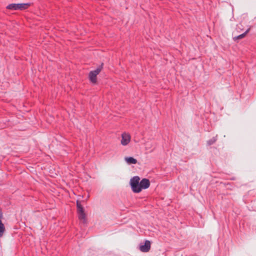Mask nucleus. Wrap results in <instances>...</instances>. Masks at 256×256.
<instances>
[{
  "label": "nucleus",
  "mask_w": 256,
  "mask_h": 256,
  "mask_svg": "<svg viewBox=\"0 0 256 256\" xmlns=\"http://www.w3.org/2000/svg\"><path fill=\"white\" fill-rule=\"evenodd\" d=\"M140 178L138 176L132 177L130 180V185L132 192L134 193H138L142 191L140 188Z\"/></svg>",
  "instance_id": "1"
},
{
  "label": "nucleus",
  "mask_w": 256,
  "mask_h": 256,
  "mask_svg": "<svg viewBox=\"0 0 256 256\" xmlns=\"http://www.w3.org/2000/svg\"><path fill=\"white\" fill-rule=\"evenodd\" d=\"M104 64L102 63L100 66H98L96 70H92L88 74V78L90 81L92 83H96L97 81L96 76L103 68Z\"/></svg>",
  "instance_id": "2"
},
{
  "label": "nucleus",
  "mask_w": 256,
  "mask_h": 256,
  "mask_svg": "<svg viewBox=\"0 0 256 256\" xmlns=\"http://www.w3.org/2000/svg\"><path fill=\"white\" fill-rule=\"evenodd\" d=\"M130 136L126 133H124L122 135L121 144L123 146L127 145L130 142Z\"/></svg>",
  "instance_id": "3"
},
{
  "label": "nucleus",
  "mask_w": 256,
  "mask_h": 256,
  "mask_svg": "<svg viewBox=\"0 0 256 256\" xmlns=\"http://www.w3.org/2000/svg\"><path fill=\"white\" fill-rule=\"evenodd\" d=\"M150 248V242L149 240H146L144 244L140 246V249L142 252H148Z\"/></svg>",
  "instance_id": "4"
},
{
  "label": "nucleus",
  "mask_w": 256,
  "mask_h": 256,
  "mask_svg": "<svg viewBox=\"0 0 256 256\" xmlns=\"http://www.w3.org/2000/svg\"><path fill=\"white\" fill-rule=\"evenodd\" d=\"M150 186V182L147 178H143L140 182V188L142 189H146L149 188Z\"/></svg>",
  "instance_id": "5"
},
{
  "label": "nucleus",
  "mask_w": 256,
  "mask_h": 256,
  "mask_svg": "<svg viewBox=\"0 0 256 256\" xmlns=\"http://www.w3.org/2000/svg\"><path fill=\"white\" fill-rule=\"evenodd\" d=\"M2 211L0 210V236H2L5 230V228L4 224L2 222Z\"/></svg>",
  "instance_id": "6"
},
{
  "label": "nucleus",
  "mask_w": 256,
  "mask_h": 256,
  "mask_svg": "<svg viewBox=\"0 0 256 256\" xmlns=\"http://www.w3.org/2000/svg\"><path fill=\"white\" fill-rule=\"evenodd\" d=\"M30 6V3L17 4L18 10H24Z\"/></svg>",
  "instance_id": "7"
},
{
  "label": "nucleus",
  "mask_w": 256,
  "mask_h": 256,
  "mask_svg": "<svg viewBox=\"0 0 256 256\" xmlns=\"http://www.w3.org/2000/svg\"><path fill=\"white\" fill-rule=\"evenodd\" d=\"M124 160L128 164H136L137 162V160L132 157H126Z\"/></svg>",
  "instance_id": "8"
},
{
  "label": "nucleus",
  "mask_w": 256,
  "mask_h": 256,
  "mask_svg": "<svg viewBox=\"0 0 256 256\" xmlns=\"http://www.w3.org/2000/svg\"><path fill=\"white\" fill-rule=\"evenodd\" d=\"M249 30H250V28L248 29L244 33H243L241 34H240L238 36L234 37L233 38L234 40V41H236L237 40H240V39L243 38L246 36V34L248 32Z\"/></svg>",
  "instance_id": "9"
},
{
  "label": "nucleus",
  "mask_w": 256,
  "mask_h": 256,
  "mask_svg": "<svg viewBox=\"0 0 256 256\" xmlns=\"http://www.w3.org/2000/svg\"><path fill=\"white\" fill-rule=\"evenodd\" d=\"M7 9L12 10H18V6L17 4H10L8 5L6 7Z\"/></svg>",
  "instance_id": "10"
},
{
  "label": "nucleus",
  "mask_w": 256,
  "mask_h": 256,
  "mask_svg": "<svg viewBox=\"0 0 256 256\" xmlns=\"http://www.w3.org/2000/svg\"><path fill=\"white\" fill-rule=\"evenodd\" d=\"M78 218L80 220H83L84 222L86 221V214L84 210L78 212Z\"/></svg>",
  "instance_id": "11"
},
{
  "label": "nucleus",
  "mask_w": 256,
  "mask_h": 256,
  "mask_svg": "<svg viewBox=\"0 0 256 256\" xmlns=\"http://www.w3.org/2000/svg\"><path fill=\"white\" fill-rule=\"evenodd\" d=\"M76 208L78 212L84 210L80 202L78 200H76Z\"/></svg>",
  "instance_id": "12"
},
{
  "label": "nucleus",
  "mask_w": 256,
  "mask_h": 256,
  "mask_svg": "<svg viewBox=\"0 0 256 256\" xmlns=\"http://www.w3.org/2000/svg\"><path fill=\"white\" fill-rule=\"evenodd\" d=\"M217 140V136H214L211 139L207 141V144L208 146H211Z\"/></svg>",
  "instance_id": "13"
}]
</instances>
